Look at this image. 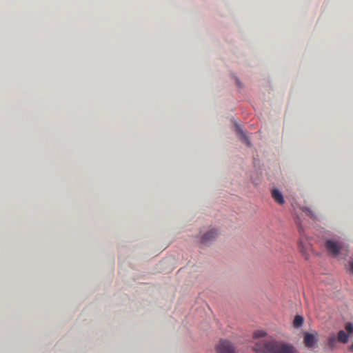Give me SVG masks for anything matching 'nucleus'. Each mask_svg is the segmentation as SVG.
Here are the masks:
<instances>
[{
    "label": "nucleus",
    "mask_w": 353,
    "mask_h": 353,
    "mask_svg": "<svg viewBox=\"0 0 353 353\" xmlns=\"http://www.w3.org/2000/svg\"><path fill=\"white\" fill-rule=\"evenodd\" d=\"M218 353H234V347L226 340H221L216 347Z\"/></svg>",
    "instance_id": "3"
},
{
    "label": "nucleus",
    "mask_w": 353,
    "mask_h": 353,
    "mask_svg": "<svg viewBox=\"0 0 353 353\" xmlns=\"http://www.w3.org/2000/svg\"><path fill=\"white\" fill-rule=\"evenodd\" d=\"M236 133H238L239 138H240L242 141L246 143L247 145L250 146V141L248 139L247 136H245V133L243 132V130L241 129L239 126L236 127Z\"/></svg>",
    "instance_id": "8"
},
{
    "label": "nucleus",
    "mask_w": 353,
    "mask_h": 353,
    "mask_svg": "<svg viewBox=\"0 0 353 353\" xmlns=\"http://www.w3.org/2000/svg\"><path fill=\"white\" fill-rule=\"evenodd\" d=\"M303 323V318L300 315L295 316L294 320H293V326L294 327H300Z\"/></svg>",
    "instance_id": "9"
},
{
    "label": "nucleus",
    "mask_w": 353,
    "mask_h": 353,
    "mask_svg": "<svg viewBox=\"0 0 353 353\" xmlns=\"http://www.w3.org/2000/svg\"><path fill=\"white\" fill-rule=\"evenodd\" d=\"M336 341H338V339H336L334 335L330 336L329 340H327V345H329L331 350H333L334 347H336Z\"/></svg>",
    "instance_id": "10"
},
{
    "label": "nucleus",
    "mask_w": 353,
    "mask_h": 353,
    "mask_svg": "<svg viewBox=\"0 0 353 353\" xmlns=\"http://www.w3.org/2000/svg\"><path fill=\"white\" fill-rule=\"evenodd\" d=\"M316 343V339L315 335L308 332L305 334V336H303V344H305L306 347L311 348L315 345Z\"/></svg>",
    "instance_id": "5"
},
{
    "label": "nucleus",
    "mask_w": 353,
    "mask_h": 353,
    "mask_svg": "<svg viewBox=\"0 0 353 353\" xmlns=\"http://www.w3.org/2000/svg\"><path fill=\"white\" fill-rule=\"evenodd\" d=\"M217 232L214 229H212L205 234H203L201 243L203 245L208 244L209 242L216 238Z\"/></svg>",
    "instance_id": "4"
},
{
    "label": "nucleus",
    "mask_w": 353,
    "mask_h": 353,
    "mask_svg": "<svg viewBox=\"0 0 353 353\" xmlns=\"http://www.w3.org/2000/svg\"><path fill=\"white\" fill-rule=\"evenodd\" d=\"M350 350H351L352 352H353V344L351 345V347H350Z\"/></svg>",
    "instance_id": "15"
},
{
    "label": "nucleus",
    "mask_w": 353,
    "mask_h": 353,
    "mask_svg": "<svg viewBox=\"0 0 353 353\" xmlns=\"http://www.w3.org/2000/svg\"><path fill=\"white\" fill-rule=\"evenodd\" d=\"M271 195H272L273 199L276 201L279 205H283L284 203L283 196H282L281 192H279L278 189H273L272 192H271Z\"/></svg>",
    "instance_id": "6"
},
{
    "label": "nucleus",
    "mask_w": 353,
    "mask_h": 353,
    "mask_svg": "<svg viewBox=\"0 0 353 353\" xmlns=\"http://www.w3.org/2000/svg\"><path fill=\"white\" fill-rule=\"evenodd\" d=\"M301 245H302V242H301V241H299V247H301V252H303L304 247H303V246H301Z\"/></svg>",
    "instance_id": "13"
},
{
    "label": "nucleus",
    "mask_w": 353,
    "mask_h": 353,
    "mask_svg": "<svg viewBox=\"0 0 353 353\" xmlns=\"http://www.w3.org/2000/svg\"><path fill=\"white\" fill-rule=\"evenodd\" d=\"M253 350L256 353H295V349L291 345L274 341H258L255 342Z\"/></svg>",
    "instance_id": "1"
},
{
    "label": "nucleus",
    "mask_w": 353,
    "mask_h": 353,
    "mask_svg": "<svg viewBox=\"0 0 353 353\" xmlns=\"http://www.w3.org/2000/svg\"><path fill=\"white\" fill-rule=\"evenodd\" d=\"M345 330H347V332H349V333H352L353 326H352V323H347V325H345Z\"/></svg>",
    "instance_id": "12"
},
{
    "label": "nucleus",
    "mask_w": 353,
    "mask_h": 353,
    "mask_svg": "<svg viewBox=\"0 0 353 353\" xmlns=\"http://www.w3.org/2000/svg\"><path fill=\"white\" fill-rule=\"evenodd\" d=\"M309 215L311 216V217H312V212L309 211Z\"/></svg>",
    "instance_id": "16"
},
{
    "label": "nucleus",
    "mask_w": 353,
    "mask_h": 353,
    "mask_svg": "<svg viewBox=\"0 0 353 353\" xmlns=\"http://www.w3.org/2000/svg\"><path fill=\"white\" fill-rule=\"evenodd\" d=\"M325 248H327V251L329 252L332 256L336 257L338 256L339 253H340V251H341L342 245L339 241L327 239L325 241Z\"/></svg>",
    "instance_id": "2"
},
{
    "label": "nucleus",
    "mask_w": 353,
    "mask_h": 353,
    "mask_svg": "<svg viewBox=\"0 0 353 353\" xmlns=\"http://www.w3.org/2000/svg\"><path fill=\"white\" fill-rule=\"evenodd\" d=\"M351 271L353 273V261L351 262Z\"/></svg>",
    "instance_id": "14"
},
{
    "label": "nucleus",
    "mask_w": 353,
    "mask_h": 353,
    "mask_svg": "<svg viewBox=\"0 0 353 353\" xmlns=\"http://www.w3.org/2000/svg\"><path fill=\"white\" fill-rule=\"evenodd\" d=\"M265 336V332L264 330H257L253 333V339L256 340L259 338H263Z\"/></svg>",
    "instance_id": "11"
},
{
    "label": "nucleus",
    "mask_w": 353,
    "mask_h": 353,
    "mask_svg": "<svg viewBox=\"0 0 353 353\" xmlns=\"http://www.w3.org/2000/svg\"><path fill=\"white\" fill-rule=\"evenodd\" d=\"M336 339L342 343H347L348 341V334L343 330H341L338 332V336Z\"/></svg>",
    "instance_id": "7"
}]
</instances>
